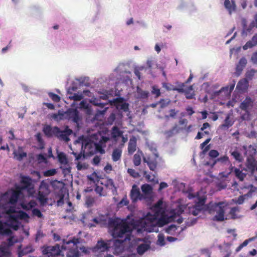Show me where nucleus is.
<instances>
[{
  "mask_svg": "<svg viewBox=\"0 0 257 257\" xmlns=\"http://www.w3.org/2000/svg\"><path fill=\"white\" fill-rule=\"evenodd\" d=\"M157 244L161 246L166 245L164 235L161 233L158 234Z\"/></svg>",
  "mask_w": 257,
  "mask_h": 257,
  "instance_id": "e2e57ef3",
  "label": "nucleus"
},
{
  "mask_svg": "<svg viewBox=\"0 0 257 257\" xmlns=\"http://www.w3.org/2000/svg\"><path fill=\"white\" fill-rule=\"evenodd\" d=\"M92 215L91 212H88L82 215V216L80 218V220L82 223H88V225H93L92 223H89V221H91Z\"/></svg>",
  "mask_w": 257,
  "mask_h": 257,
  "instance_id": "58836bf2",
  "label": "nucleus"
},
{
  "mask_svg": "<svg viewBox=\"0 0 257 257\" xmlns=\"http://www.w3.org/2000/svg\"><path fill=\"white\" fill-rule=\"evenodd\" d=\"M155 217L151 213H147V214L144 215L141 218V223H132L129 225H168V223L177 221L178 223H181L183 222V218L180 217L175 211H172L168 213H163L159 218L158 223L155 224L154 220ZM110 220L107 225H111ZM103 225H106L104 223ZM114 225H123L122 224H114Z\"/></svg>",
  "mask_w": 257,
  "mask_h": 257,
  "instance_id": "7ed1b4c3",
  "label": "nucleus"
},
{
  "mask_svg": "<svg viewBox=\"0 0 257 257\" xmlns=\"http://www.w3.org/2000/svg\"><path fill=\"white\" fill-rule=\"evenodd\" d=\"M78 83L76 79L72 81L71 85L66 88L67 93L72 94L73 92L76 91L78 88L80 87L79 86Z\"/></svg>",
  "mask_w": 257,
  "mask_h": 257,
  "instance_id": "c9c22d12",
  "label": "nucleus"
},
{
  "mask_svg": "<svg viewBox=\"0 0 257 257\" xmlns=\"http://www.w3.org/2000/svg\"><path fill=\"white\" fill-rule=\"evenodd\" d=\"M130 196L132 202L133 203H136L139 200L145 201V198L141 193L140 188L136 184H134L132 186V188L130 191Z\"/></svg>",
  "mask_w": 257,
  "mask_h": 257,
  "instance_id": "4468645a",
  "label": "nucleus"
},
{
  "mask_svg": "<svg viewBox=\"0 0 257 257\" xmlns=\"http://www.w3.org/2000/svg\"><path fill=\"white\" fill-rule=\"evenodd\" d=\"M145 68V67L144 66H142L139 67H135L134 69V73L135 75L138 78L139 80L141 79V73L140 71L144 70Z\"/></svg>",
  "mask_w": 257,
  "mask_h": 257,
  "instance_id": "0e129e2a",
  "label": "nucleus"
},
{
  "mask_svg": "<svg viewBox=\"0 0 257 257\" xmlns=\"http://www.w3.org/2000/svg\"><path fill=\"white\" fill-rule=\"evenodd\" d=\"M178 132H179V128L178 127V126L177 124H175L172 127V129H171L169 131H166L165 132V134L166 135L167 138H169L171 137L172 136H173V135L174 134L178 133Z\"/></svg>",
  "mask_w": 257,
  "mask_h": 257,
  "instance_id": "de8ad7c7",
  "label": "nucleus"
},
{
  "mask_svg": "<svg viewBox=\"0 0 257 257\" xmlns=\"http://www.w3.org/2000/svg\"><path fill=\"white\" fill-rule=\"evenodd\" d=\"M242 148L244 151V155L247 156L245 163V168L243 170L253 175L255 171L257 172V161L255 159L256 149L251 145L248 146L243 145Z\"/></svg>",
  "mask_w": 257,
  "mask_h": 257,
  "instance_id": "39448f33",
  "label": "nucleus"
},
{
  "mask_svg": "<svg viewBox=\"0 0 257 257\" xmlns=\"http://www.w3.org/2000/svg\"><path fill=\"white\" fill-rule=\"evenodd\" d=\"M180 226H168V228H166V233H169L171 235L179 236L183 230L185 229L186 226L184 228H180Z\"/></svg>",
  "mask_w": 257,
  "mask_h": 257,
  "instance_id": "412c9836",
  "label": "nucleus"
},
{
  "mask_svg": "<svg viewBox=\"0 0 257 257\" xmlns=\"http://www.w3.org/2000/svg\"><path fill=\"white\" fill-rule=\"evenodd\" d=\"M67 119L71 120L73 122L78 124L81 120V116L76 108H69L64 112V115Z\"/></svg>",
  "mask_w": 257,
  "mask_h": 257,
  "instance_id": "2eb2a0df",
  "label": "nucleus"
},
{
  "mask_svg": "<svg viewBox=\"0 0 257 257\" xmlns=\"http://www.w3.org/2000/svg\"><path fill=\"white\" fill-rule=\"evenodd\" d=\"M133 163L135 166H139L141 163V157L139 154V151L134 156Z\"/></svg>",
  "mask_w": 257,
  "mask_h": 257,
  "instance_id": "6e6d98bb",
  "label": "nucleus"
},
{
  "mask_svg": "<svg viewBox=\"0 0 257 257\" xmlns=\"http://www.w3.org/2000/svg\"><path fill=\"white\" fill-rule=\"evenodd\" d=\"M150 248V242L148 241L140 244L137 247V253L140 255H143L144 253Z\"/></svg>",
  "mask_w": 257,
  "mask_h": 257,
  "instance_id": "bb28decb",
  "label": "nucleus"
},
{
  "mask_svg": "<svg viewBox=\"0 0 257 257\" xmlns=\"http://www.w3.org/2000/svg\"><path fill=\"white\" fill-rule=\"evenodd\" d=\"M256 72L255 70L253 69H251L249 70H248L245 74V77L244 79H246L249 82V80H250L252 79L254 76L255 73Z\"/></svg>",
  "mask_w": 257,
  "mask_h": 257,
  "instance_id": "bf43d9fd",
  "label": "nucleus"
},
{
  "mask_svg": "<svg viewBox=\"0 0 257 257\" xmlns=\"http://www.w3.org/2000/svg\"><path fill=\"white\" fill-rule=\"evenodd\" d=\"M57 158L58 162L61 164L64 165L68 164V160L66 154L63 152L57 153Z\"/></svg>",
  "mask_w": 257,
  "mask_h": 257,
  "instance_id": "f704fd0d",
  "label": "nucleus"
},
{
  "mask_svg": "<svg viewBox=\"0 0 257 257\" xmlns=\"http://www.w3.org/2000/svg\"><path fill=\"white\" fill-rule=\"evenodd\" d=\"M79 239L76 237L71 240H63V243L60 246L58 244L54 246H47L43 248L42 253L47 257H78L79 253L77 249V244Z\"/></svg>",
  "mask_w": 257,
  "mask_h": 257,
  "instance_id": "f257e3e1",
  "label": "nucleus"
},
{
  "mask_svg": "<svg viewBox=\"0 0 257 257\" xmlns=\"http://www.w3.org/2000/svg\"><path fill=\"white\" fill-rule=\"evenodd\" d=\"M154 208L158 213H163L166 210V206L163 200L160 199L154 205Z\"/></svg>",
  "mask_w": 257,
  "mask_h": 257,
  "instance_id": "2f4dec72",
  "label": "nucleus"
},
{
  "mask_svg": "<svg viewBox=\"0 0 257 257\" xmlns=\"http://www.w3.org/2000/svg\"><path fill=\"white\" fill-rule=\"evenodd\" d=\"M239 208L237 206L231 208L229 211V215L231 219H235L239 218V216L236 214V212H239Z\"/></svg>",
  "mask_w": 257,
  "mask_h": 257,
  "instance_id": "8fccbe9b",
  "label": "nucleus"
},
{
  "mask_svg": "<svg viewBox=\"0 0 257 257\" xmlns=\"http://www.w3.org/2000/svg\"><path fill=\"white\" fill-rule=\"evenodd\" d=\"M249 85V82L246 79L240 80L236 85V89L241 92H244L247 91Z\"/></svg>",
  "mask_w": 257,
  "mask_h": 257,
  "instance_id": "b1692460",
  "label": "nucleus"
},
{
  "mask_svg": "<svg viewBox=\"0 0 257 257\" xmlns=\"http://www.w3.org/2000/svg\"><path fill=\"white\" fill-rule=\"evenodd\" d=\"M122 150L119 148H115L113 150L112 153V159L114 162L118 161L121 156Z\"/></svg>",
  "mask_w": 257,
  "mask_h": 257,
  "instance_id": "e433bc0d",
  "label": "nucleus"
},
{
  "mask_svg": "<svg viewBox=\"0 0 257 257\" xmlns=\"http://www.w3.org/2000/svg\"><path fill=\"white\" fill-rule=\"evenodd\" d=\"M112 101L116 104L117 110L115 111L117 113L122 114V112H127L129 111V104L124 101L123 98L116 97L113 99Z\"/></svg>",
  "mask_w": 257,
  "mask_h": 257,
  "instance_id": "dca6fc26",
  "label": "nucleus"
},
{
  "mask_svg": "<svg viewBox=\"0 0 257 257\" xmlns=\"http://www.w3.org/2000/svg\"><path fill=\"white\" fill-rule=\"evenodd\" d=\"M257 45V33L255 34L251 40L248 41L243 46L242 48L244 50H246L249 48H251Z\"/></svg>",
  "mask_w": 257,
  "mask_h": 257,
  "instance_id": "c756f323",
  "label": "nucleus"
},
{
  "mask_svg": "<svg viewBox=\"0 0 257 257\" xmlns=\"http://www.w3.org/2000/svg\"><path fill=\"white\" fill-rule=\"evenodd\" d=\"M15 158L19 161H21L24 158L27 156V154L25 152L15 151L13 153Z\"/></svg>",
  "mask_w": 257,
  "mask_h": 257,
  "instance_id": "49530a36",
  "label": "nucleus"
},
{
  "mask_svg": "<svg viewBox=\"0 0 257 257\" xmlns=\"http://www.w3.org/2000/svg\"><path fill=\"white\" fill-rule=\"evenodd\" d=\"M29 12L31 14L37 15L40 14L42 12V8L39 5H32L29 8Z\"/></svg>",
  "mask_w": 257,
  "mask_h": 257,
  "instance_id": "4c0bfd02",
  "label": "nucleus"
},
{
  "mask_svg": "<svg viewBox=\"0 0 257 257\" xmlns=\"http://www.w3.org/2000/svg\"><path fill=\"white\" fill-rule=\"evenodd\" d=\"M36 158L39 163H47L48 162L47 155L45 153H40L37 155Z\"/></svg>",
  "mask_w": 257,
  "mask_h": 257,
  "instance_id": "3c124183",
  "label": "nucleus"
},
{
  "mask_svg": "<svg viewBox=\"0 0 257 257\" xmlns=\"http://www.w3.org/2000/svg\"><path fill=\"white\" fill-rule=\"evenodd\" d=\"M20 193L14 190L6 192L4 194V197L5 199L8 200V210L11 212H14L16 211V205L19 202L20 199Z\"/></svg>",
  "mask_w": 257,
  "mask_h": 257,
  "instance_id": "6e6552de",
  "label": "nucleus"
},
{
  "mask_svg": "<svg viewBox=\"0 0 257 257\" xmlns=\"http://www.w3.org/2000/svg\"><path fill=\"white\" fill-rule=\"evenodd\" d=\"M137 98L140 99H147L150 95L148 91L143 90L140 87L137 86L136 88Z\"/></svg>",
  "mask_w": 257,
  "mask_h": 257,
  "instance_id": "cd10ccee",
  "label": "nucleus"
},
{
  "mask_svg": "<svg viewBox=\"0 0 257 257\" xmlns=\"http://www.w3.org/2000/svg\"><path fill=\"white\" fill-rule=\"evenodd\" d=\"M78 82L79 86H89V83L88 82L89 78L87 77H80L79 78L75 79Z\"/></svg>",
  "mask_w": 257,
  "mask_h": 257,
  "instance_id": "37998d69",
  "label": "nucleus"
},
{
  "mask_svg": "<svg viewBox=\"0 0 257 257\" xmlns=\"http://www.w3.org/2000/svg\"><path fill=\"white\" fill-rule=\"evenodd\" d=\"M142 194L145 198V201L148 203H151L153 201L152 195L153 188L148 184H143L141 187Z\"/></svg>",
  "mask_w": 257,
  "mask_h": 257,
  "instance_id": "f3484780",
  "label": "nucleus"
},
{
  "mask_svg": "<svg viewBox=\"0 0 257 257\" xmlns=\"http://www.w3.org/2000/svg\"><path fill=\"white\" fill-rule=\"evenodd\" d=\"M128 65L126 63H121L114 69V72L118 75L117 79L122 81L127 82L131 81V72L128 69Z\"/></svg>",
  "mask_w": 257,
  "mask_h": 257,
  "instance_id": "9d476101",
  "label": "nucleus"
},
{
  "mask_svg": "<svg viewBox=\"0 0 257 257\" xmlns=\"http://www.w3.org/2000/svg\"><path fill=\"white\" fill-rule=\"evenodd\" d=\"M123 117L122 114L117 113L115 111L110 113L106 120V124L111 125L115 122L116 124H119Z\"/></svg>",
  "mask_w": 257,
  "mask_h": 257,
  "instance_id": "a211bd4d",
  "label": "nucleus"
},
{
  "mask_svg": "<svg viewBox=\"0 0 257 257\" xmlns=\"http://www.w3.org/2000/svg\"><path fill=\"white\" fill-rule=\"evenodd\" d=\"M152 89L151 93L152 94H154L155 95L156 98H157L161 95L160 90L156 86H153L152 87Z\"/></svg>",
  "mask_w": 257,
  "mask_h": 257,
  "instance_id": "338daca9",
  "label": "nucleus"
},
{
  "mask_svg": "<svg viewBox=\"0 0 257 257\" xmlns=\"http://www.w3.org/2000/svg\"><path fill=\"white\" fill-rule=\"evenodd\" d=\"M108 229H112L111 235L114 238H119L120 239L114 241V253L118 254L122 251V243L131 240L132 230L137 229L140 226H107ZM145 228L147 226H140Z\"/></svg>",
  "mask_w": 257,
  "mask_h": 257,
  "instance_id": "f03ea898",
  "label": "nucleus"
},
{
  "mask_svg": "<svg viewBox=\"0 0 257 257\" xmlns=\"http://www.w3.org/2000/svg\"><path fill=\"white\" fill-rule=\"evenodd\" d=\"M208 212L216 211V214L213 217V221L217 222L223 221L227 219V217H225L224 213L225 211L226 204L223 202H219L217 203L210 202L206 206Z\"/></svg>",
  "mask_w": 257,
  "mask_h": 257,
  "instance_id": "423d86ee",
  "label": "nucleus"
},
{
  "mask_svg": "<svg viewBox=\"0 0 257 257\" xmlns=\"http://www.w3.org/2000/svg\"><path fill=\"white\" fill-rule=\"evenodd\" d=\"M127 172L130 176L134 178H138L140 177V174L133 169L128 168Z\"/></svg>",
  "mask_w": 257,
  "mask_h": 257,
  "instance_id": "69168bd1",
  "label": "nucleus"
},
{
  "mask_svg": "<svg viewBox=\"0 0 257 257\" xmlns=\"http://www.w3.org/2000/svg\"><path fill=\"white\" fill-rule=\"evenodd\" d=\"M202 211H204L202 209L197 207L195 205L193 207L189 209V212L193 215L194 216H197Z\"/></svg>",
  "mask_w": 257,
  "mask_h": 257,
  "instance_id": "603ef678",
  "label": "nucleus"
},
{
  "mask_svg": "<svg viewBox=\"0 0 257 257\" xmlns=\"http://www.w3.org/2000/svg\"><path fill=\"white\" fill-rule=\"evenodd\" d=\"M91 103L95 106H98L101 108H105L104 106L108 104L107 102H102L100 100L95 98L91 100Z\"/></svg>",
  "mask_w": 257,
  "mask_h": 257,
  "instance_id": "864d4df0",
  "label": "nucleus"
},
{
  "mask_svg": "<svg viewBox=\"0 0 257 257\" xmlns=\"http://www.w3.org/2000/svg\"><path fill=\"white\" fill-rule=\"evenodd\" d=\"M147 144L150 150L152 152L153 155V157H149L147 158H144L143 161L147 164L149 169L151 171H155L158 164L157 159H159V155L157 153L155 144L153 143H151V144Z\"/></svg>",
  "mask_w": 257,
  "mask_h": 257,
  "instance_id": "0eeeda50",
  "label": "nucleus"
},
{
  "mask_svg": "<svg viewBox=\"0 0 257 257\" xmlns=\"http://www.w3.org/2000/svg\"><path fill=\"white\" fill-rule=\"evenodd\" d=\"M206 197L205 196H197L196 197V200L195 201V205L197 207L200 208L204 210V211H208V210L207 209V206L208 204H205L206 202Z\"/></svg>",
  "mask_w": 257,
  "mask_h": 257,
  "instance_id": "393cba45",
  "label": "nucleus"
},
{
  "mask_svg": "<svg viewBox=\"0 0 257 257\" xmlns=\"http://www.w3.org/2000/svg\"><path fill=\"white\" fill-rule=\"evenodd\" d=\"M10 246L0 245V257H10L11 252L9 250Z\"/></svg>",
  "mask_w": 257,
  "mask_h": 257,
  "instance_id": "ea45409f",
  "label": "nucleus"
},
{
  "mask_svg": "<svg viewBox=\"0 0 257 257\" xmlns=\"http://www.w3.org/2000/svg\"><path fill=\"white\" fill-rule=\"evenodd\" d=\"M233 122H232L230 119V116L227 115L224 120V123L221 125V126L228 128L233 125Z\"/></svg>",
  "mask_w": 257,
  "mask_h": 257,
  "instance_id": "4d7b16f0",
  "label": "nucleus"
},
{
  "mask_svg": "<svg viewBox=\"0 0 257 257\" xmlns=\"http://www.w3.org/2000/svg\"><path fill=\"white\" fill-rule=\"evenodd\" d=\"M219 152L215 150H211L209 151L208 155L211 160H210L208 162H210L211 164L213 162V161H214L213 159H215L219 156Z\"/></svg>",
  "mask_w": 257,
  "mask_h": 257,
  "instance_id": "13d9d810",
  "label": "nucleus"
},
{
  "mask_svg": "<svg viewBox=\"0 0 257 257\" xmlns=\"http://www.w3.org/2000/svg\"><path fill=\"white\" fill-rule=\"evenodd\" d=\"M64 116V112L59 110L57 113H53L51 115V117L56 120H61L63 119Z\"/></svg>",
  "mask_w": 257,
  "mask_h": 257,
  "instance_id": "09e8293b",
  "label": "nucleus"
},
{
  "mask_svg": "<svg viewBox=\"0 0 257 257\" xmlns=\"http://www.w3.org/2000/svg\"><path fill=\"white\" fill-rule=\"evenodd\" d=\"M224 6L228 11L229 14H231L232 11H234L235 10L236 6L233 0L231 1V3L229 0H224Z\"/></svg>",
  "mask_w": 257,
  "mask_h": 257,
  "instance_id": "473e14b6",
  "label": "nucleus"
},
{
  "mask_svg": "<svg viewBox=\"0 0 257 257\" xmlns=\"http://www.w3.org/2000/svg\"><path fill=\"white\" fill-rule=\"evenodd\" d=\"M235 86V82L233 83L221 87L219 90L208 91L210 96V99L213 100L216 98L230 95Z\"/></svg>",
  "mask_w": 257,
  "mask_h": 257,
  "instance_id": "f8f14e48",
  "label": "nucleus"
},
{
  "mask_svg": "<svg viewBox=\"0 0 257 257\" xmlns=\"http://www.w3.org/2000/svg\"><path fill=\"white\" fill-rule=\"evenodd\" d=\"M257 238V232H256V233H255V236L254 237H250V238H248V239H246L245 240H244V241L242 242V243H241L240 245H238V246L237 247L236 249H235V251H236V252L239 251L242 248V247L247 245V244H248V243H249V242H250L254 240V239H255V238Z\"/></svg>",
  "mask_w": 257,
  "mask_h": 257,
  "instance_id": "a19ab883",
  "label": "nucleus"
},
{
  "mask_svg": "<svg viewBox=\"0 0 257 257\" xmlns=\"http://www.w3.org/2000/svg\"><path fill=\"white\" fill-rule=\"evenodd\" d=\"M57 171L56 169H50L45 171L43 172L45 177H50L56 175Z\"/></svg>",
  "mask_w": 257,
  "mask_h": 257,
  "instance_id": "680f3d73",
  "label": "nucleus"
},
{
  "mask_svg": "<svg viewBox=\"0 0 257 257\" xmlns=\"http://www.w3.org/2000/svg\"><path fill=\"white\" fill-rule=\"evenodd\" d=\"M137 139L135 137H133L130 140L128 144V153L132 155L136 150Z\"/></svg>",
  "mask_w": 257,
  "mask_h": 257,
  "instance_id": "c85d7f7f",
  "label": "nucleus"
},
{
  "mask_svg": "<svg viewBox=\"0 0 257 257\" xmlns=\"http://www.w3.org/2000/svg\"><path fill=\"white\" fill-rule=\"evenodd\" d=\"M232 245L231 243L224 242L222 245H218V248L222 252H225L226 254L223 257H229L231 255L230 247Z\"/></svg>",
  "mask_w": 257,
  "mask_h": 257,
  "instance_id": "a878e982",
  "label": "nucleus"
},
{
  "mask_svg": "<svg viewBox=\"0 0 257 257\" xmlns=\"http://www.w3.org/2000/svg\"><path fill=\"white\" fill-rule=\"evenodd\" d=\"M231 155L233 158L238 162H242L243 161L242 157L241 154L236 150H234L232 151H230Z\"/></svg>",
  "mask_w": 257,
  "mask_h": 257,
  "instance_id": "a18cd8bd",
  "label": "nucleus"
},
{
  "mask_svg": "<svg viewBox=\"0 0 257 257\" xmlns=\"http://www.w3.org/2000/svg\"><path fill=\"white\" fill-rule=\"evenodd\" d=\"M92 138L94 140L95 153L104 154V148L106 147V143L109 141V138L101 134H94L92 136Z\"/></svg>",
  "mask_w": 257,
  "mask_h": 257,
  "instance_id": "1a4fd4ad",
  "label": "nucleus"
},
{
  "mask_svg": "<svg viewBox=\"0 0 257 257\" xmlns=\"http://www.w3.org/2000/svg\"><path fill=\"white\" fill-rule=\"evenodd\" d=\"M79 108L84 110L87 115H91L93 113V109L91 105L85 100H82L79 104Z\"/></svg>",
  "mask_w": 257,
  "mask_h": 257,
  "instance_id": "4be33fe9",
  "label": "nucleus"
},
{
  "mask_svg": "<svg viewBox=\"0 0 257 257\" xmlns=\"http://www.w3.org/2000/svg\"><path fill=\"white\" fill-rule=\"evenodd\" d=\"M22 182L25 185V189L27 190H30L33 189V186L32 183V179L28 176H23L22 177Z\"/></svg>",
  "mask_w": 257,
  "mask_h": 257,
  "instance_id": "7c9ffc66",
  "label": "nucleus"
},
{
  "mask_svg": "<svg viewBox=\"0 0 257 257\" xmlns=\"http://www.w3.org/2000/svg\"><path fill=\"white\" fill-rule=\"evenodd\" d=\"M69 97L71 99L79 101L83 98V94L82 92H78L77 93H74L72 96H69Z\"/></svg>",
  "mask_w": 257,
  "mask_h": 257,
  "instance_id": "052dcab7",
  "label": "nucleus"
},
{
  "mask_svg": "<svg viewBox=\"0 0 257 257\" xmlns=\"http://www.w3.org/2000/svg\"><path fill=\"white\" fill-rule=\"evenodd\" d=\"M228 158L226 156H223L216 159L215 161H213V162L211 164L210 162H206L205 165L207 166H210L213 167L217 162L224 163L228 161Z\"/></svg>",
  "mask_w": 257,
  "mask_h": 257,
  "instance_id": "79ce46f5",
  "label": "nucleus"
},
{
  "mask_svg": "<svg viewBox=\"0 0 257 257\" xmlns=\"http://www.w3.org/2000/svg\"><path fill=\"white\" fill-rule=\"evenodd\" d=\"M16 213L12 215V217L17 221V224L15 225H22L19 220L24 221L28 222L30 218L29 214L25 211L20 210L15 212ZM0 225H2L0 224ZM4 225H14V224L6 223Z\"/></svg>",
  "mask_w": 257,
  "mask_h": 257,
  "instance_id": "ddd939ff",
  "label": "nucleus"
},
{
  "mask_svg": "<svg viewBox=\"0 0 257 257\" xmlns=\"http://www.w3.org/2000/svg\"><path fill=\"white\" fill-rule=\"evenodd\" d=\"M107 109L108 107H105L102 110L97 109L96 113L95 114L92 118V121L97 120H98V118L99 116L104 115L106 112L107 111Z\"/></svg>",
  "mask_w": 257,
  "mask_h": 257,
  "instance_id": "5fc2aeb1",
  "label": "nucleus"
},
{
  "mask_svg": "<svg viewBox=\"0 0 257 257\" xmlns=\"http://www.w3.org/2000/svg\"><path fill=\"white\" fill-rule=\"evenodd\" d=\"M247 64V60L244 57L240 59L238 62L236 64L234 75L238 77L240 76Z\"/></svg>",
  "mask_w": 257,
  "mask_h": 257,
  "instance_id": "aec40b11",
  "label": "nucleus"
},
{
  "mask_svg": "<svg viewBox=\"0 0 257 257\" xmlns=\"http://www.w3.org/2000/svg\"><path fill=\"white\" fill-rule=\"evenodd\" d=\"M232 171L240 181H243L246 176V173H243L242 170L237 168H234Z\"/></svg>",
  "mask_w": 257,
  "mask_h": 257,
  "instance_id": "72a5a7b5",
  "label": "nucleus"
},
{
  "mask_svg": "<svg viewBox=\"0 0 257 257\" xmlns=\"http://www.w3.org/2000/svg\"><path fill=\"white\" fill-rule=\"evenodd\" d=\"M254 100L249 96H246L245 99L240 103L239 108L244 113L241 116L243 120H248L250 119V110L253 107Z\"/></svg>",
  "mask_w": 257,
  "mask_h": 257,
  "instance_id": "9b49d317",
  "label": "nucleus"
},
{
  "mask_svg": "<svg viewBox=\"0 0 257 257\" xmlns=\"http://www.w3.org/2000/svg\"><path fill=\"white\" fill-rule=\"evenodd\" d=\"M111 134L113 138H115L122 136V132L117 126H113L111 129Z\"/></svg>",
  "mask_w": 257,
  "mask_h": 257,
  "instance_id": "c03bdc74",
  "label": "nucleus"
},
{
  "mask_svg": "<svg viewBox=\"0 0 257 257\" xmlns=\"http://www.w3.org/2000/svg\"><path fill=\"white\" fill-rule=\"evenodd\" d=\"M109 249V245L107 243L103 240H99L95 246L91 248L93 252H104Z\"/></svg>",
  "mask_w": 257,
  "mask_h": 257,
  "instance_id": "6ab92c4d",
  "label": "nucleus"
},
{
  "mask_svg": "<svg viewBox=\"0 0 257 257\" xmlns=\"http://www.w3.org/2000/svg\"><path fill=\"white\" fill-rule=\"evenodd\" d=\"M162 87L166 89L167 91L173 90L175 91V86L170 83L166 82L162 83Z\"/></svg>",
  "mask_w": 257,
  "mask_h": 257,
  "instance_id": "774afa93",
  "label": "nucleus"
},
{
  "mask_svg": "<svg viewBox=\"0 0 257 257\" xmlns=\"http://www.w3.org/2000/svg\"><path fill=\"white\" fill-rule=\"evenodd\" d=\"M43 132L48 138H51L53 136L56 137L61 141L66 142L69 141V135L72 133V131L68 126H66L64 130H61L57 126H51L50 125H45L43 128Z\"/></svg>",
  "mask_w": 257,
  "mask_h": 257,
  "instance_id": "20e7f679",
  "label": "nucleus"
},
{
  "mask_svg": "<svg viewBox=\"0 0 257 257\" xmlns=\"http://www.w3.org/2000/svg\"><path fill=\"white\" fill-rule=\"evenodd\" d=\"M6 226H0V234L2 235H7L8 236H11V234H12V231H11V228L14 229V230H18L19 229V227L20 226H8L11 228H5ZM21 227H23V226H21Z\"/></svg>",
  "mask_w": 257,
  "mask_h": 257,
  "instance_id": "5701e85b",
  "label": "nucleus"
}]
</instances>
